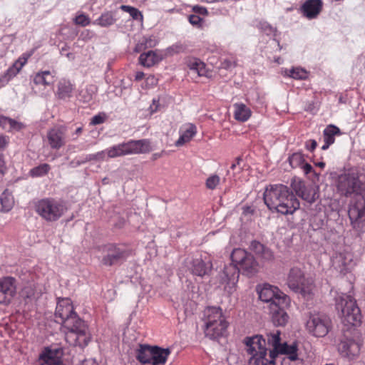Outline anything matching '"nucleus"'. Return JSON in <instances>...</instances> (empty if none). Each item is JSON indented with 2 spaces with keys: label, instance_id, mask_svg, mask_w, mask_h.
<instances>
[{
  "label": "nucleus",
  "instance_id": "f257e3e1",
  "mask_svg": "<svg viewBox=\"0 0 365 365\" xmlns=\"http://www.w3.org/2000/svg\"><path fill=\"white\" fill-rule=\"evenodd\" d=\"M336 192L346 197H354L349 206V217L354 229L365 232V186L354 170L338 175L335 181Z\"/></svg>",
  "mask_w": 365,
  "mask_h": 365
},
{
  "label": "nucleus",
  "instance_id": "f03ea898",
  "mask_svg": "<svg viewBox=\"0 0 365 365\" xmlns=\"http://www.w3.org/2000/svg\"><path fill=\"white\" fill-rule=\"evenodd\" d=\"M55 315L68 331L66 339L73 346L85 347L91 339L87 324L81 320L73 310L71 301L63 298L58 301Z\"/></svg>",
  "mask_w": 365,
  "mask_h": 365
},
{
  "label": "nucleus",
  "instance_id": "7ed1b4c3",
  "mask_svg": "<svg viewBox=\"0 0 365 365\" xmlns=\"http://www.w3.org/2000/svg\"><path fill=\"white\" fill-rule=\"evenodd\" d=\"M263 199L269 210L285 215L293 214L300 205L293 192L282 184L267 186Z\"/></svg>",
  "mask_w": 365,
  "mask_h": 365
},
{
  "label": "nucleus",
  "instance_id": "20e7f679",
  "mask_svg": "<svg viewBox=\"0 0 365 365\" xmlns=\"http://www.w3.org/2000/svg\"><path fill=\"white\" fill-rule=\"evenodd\" d=\"M251 255L245 250L235 249L231 254L232 263L225 265L223 270L219 273L217 277L219 284L224 286V289L228 294H232L236 290L240 277L239 267Z\"/></svg>",
  "mask_w": 365,
  "mask_h": 365
},
{
  "label": "nucleus",
  "instance_id": "39448f33",
  "mask_svg": "<svg viewBox=\"0 0 365 365\" xmlns=\"http://www.w3.org/2000/svg\"><path fill=\"white\" fill-rule=\"evenodd\" d=\"M251 255L245 250L235 249L231 254L232 263L225 265L223 270L219 273L217 277L219 284L224 286V289L228 294H232L236 290L240 277L239 267Z\"/></svg>",
  "mask_w": 365,
  "mask_h": 365
},
{
  "label": "nucleus",
  "instance_id": "423d86ee",
  "mask_svg": "<svg viewBox=\"0 0 365 365\" xmlns=\"http://www.w3.org/2000/svg\"><path fill=\"white\" fill-rule=\"evenodd\" d=\"M245 351L250 356V365H275L273 356L266 347V339L262 335L247 336L244 339Z\"/></svg>",
  "mask_w": 365,
  "mask_h": 365
},
{
  "label": "nucleus",
  "instance_id": "0eeeda50",
  "mask_svg": "<svg viewBox=\"0 0 365 365\" xmlns=\"http://www.w3.org/2000/svg\"><path fill=\"white\" fill-rule=\"evenodd\" d=\"M205 334L211 339H216L224 335L227 323L220 307H211L205 309L203 314Z\"/></svg>",
  "mask_w": 365,
  "mask_h": 365
},
{
  "label": "nucleus",
  "instance_id": "6e6552de",
  "mask_svg": "<svg viewBox=\"0 0 365 365\" xmlns=\"http://www.w3.org/2000/svg\"><path fill=\"white\" fill-rule=\"evenodd\" d=\"M151 151L149 140H130L127 142L114 145L106 149L108 158H115L121 156L148 153Z\"/></svg>",
  "mask_w": 365,
  "mask_h": 365
},
{
  "label": "nucleus",
  "instance_id": "1a4fd4ad",
  "mask_svg": "<svg viewBox=\"0 0 365 365\" xmlns=\"http://www.w3.org/2000/svg\"><path fill=\"white\" fill-rule=\"evenodd\" d=\"M67 210L63 201L52 197L39 200L35 204V211L46 222L58 220Z\"/></svg>",
  "mask_w": 365,
  "mask_h": 365
},
{
  "label": "nucleus",
  "instance_id": "9d476101",
  "mask_svg": "<svg viewBox=\"0 0 365 365\" xmlns=\"http://www.w3.org/2000/svg\"><path fill=\"white\" fill-rule=\"evenodd\" d=\"M336 307L341 312L344 322L353 326L361 323V313L356 299L350 294H341L336 298Z\"/></svg>",
  "mask_w": 365,
  "mask_h": 365
},
{
  "label": "nucleus",
  "instance_id": "9b49d317",
  "mask_svg": "<svg viewBox=\"0 0 365 365\" xmlns=\"http://www.w3.org/2000/svg\"><path fill=\"white\" fill-rule=\"evenodd\" d=\"M287 284L295 292L309 294L312 289V281L304 277L302 270L297 267L290 269L287 279Z\"/></svg>",
  "mask_w": 365,
  "mask_h": 365
},
{
  "label": "nucleus",
  "instance_id": "f8f14e48",
  "mask_svg": "<svg viewBox=\"0 0 365 365\" xmlns=\"http://www.w3.org/2000/svg\"><path fill=\"white\" fill-rule=\"evenodd\" d=\"M102 263L106 266H113L123 263L130 256V251L122 245L108 244L103 247Z\"/></svg>",
  "mask_w": 365,
  "mask_h": 365
},
{
  "label": "nucleus",
  "instance_id": "ddd939ff",
  "mask_svg": "<svg viewBox=\"0 0 365 365\" xmlns=\"http://www.w3.org/2000/svg\"><path fill=\"white\" fill-rule=\"evenodd\" d=\"M331 322L325 314L317 313L310 315L307 322V329L317 337L325 336L329 331Z\"/></svg>",
  "mask_w": 365,
  "mask_h": 365
},
{
  "label": "nucleus",
  "instance_id": "4468645a",
  "mask_svg": "<svg viewBox=\"0 0 365 365\" xmlns=\"http://www.w3.org/2000/svg\"><path fill=\"white\" fill-rule=\"evenodd\" d=\"M259 298L260 300L272 304H280L282 307H289V297L280 291L277 287L265 284L259 291Z\"/></svg>",
  "mask_w": 365,
  "mask_h": 365
},
{
  "label": "nucleus",
  "instance_id": "2eb2a0df",
  "mask_svg": "<svg viewBox=\"0 0 365 365\" xmlns=\"http://www.w3.org/2000/svg\"><path fill=\"white\" fill-rule=\"evenodd\" d=\"M16 294V281L12 277L0 278V304L7 305Z\"/></svg>",
  "mask_w": 365,
  "mask_h": 365
},
{
  "label": "nucleus",
  "instance_id": "dca6fc26",
  "mask_svg": "<svg viewBox=\"0 0 365 365\" xmlns=\"http://www.w3.org/2000/svg\"><path fill=\"white\" fill-rule=\"evenodd\" d=\"M292 186L299 197L309 203L315 202L319 197V188L315 185H306L303 182L297 181Z\"/></svg>",
  "mask_w": 365,
  "mask_h": 365
},
{
  "label": "nucleus",
  "instance_id": "f3484780",
  "mask_svg": "<svg viewBox=\"0 0 365 365\" xmlns=\"http://www.w3.org/2000/svg\"><path fill=\"white\" fill-rule=\"evenodd\" d=\"M352 255L346 251L336 252L331 257L332 267L335 270L345 274L350 269Z\"/></svg>",
  "mask_w": 365,
  "mask_h": 365
},
{
  "label": "nucleus",
  "instance_id": "a211bd4d",
  "mask_svg": "<svg viewBox=\"0 0 365 365\" xmlns=\"http://www.w3.org/2000/svg\"><path fill=\"white\" fill-rule=\"evenodd\" d=\"M43 292V287L34 282H29L24 285L21 291V297L25 304H33L41 297Z\"/></svg>",
  "mask_w": 365,
  "mask_h": 365
},
{
  "label": "nucleus",
  "instance_id": "6ab92c4d",
  "mask_svg": "<svg viewBox=\"0 0 365 365\" xmlns=\"http://www.w3.org/2000/svg\"><path fill=\"white\" fill-rule=\"evenodd\" d=\"M361 344L354 339H346L339 344V351L343 357L349 360L356 358L360 353Z\"/></svg>",
  "mask_w": 365,
  "mask_h": 365
},
{
  "label": "nucleus",
  "instance_id": "aec40b11",
  "mask_svg": "<svg viewBox=\"0 0 365 365\" xmlns=\"http://www.w3.org/2000/svg\"><path fill=\"white\" fill-rule=\"evenodd\" d=\"M46 137L48 144L52 149L58 150L66 143V134L63 128L55 127L50 129L47 133Z\"/></svg>",
  "mask_w": 365,
  "mask_h": 365
},
{
  "label": "nucleus",
  "instance_id": "412c9836",
  "mask_svg": "<svg viewBox=\"0 0 365 365\" xmlns=\"http://www.w3.org/2000/svg\"><path fill=\"white\" fill-rule=\"evenodd\" d=\"M288 307H282L280 304H272L269 305L270 314L272 320L275 326L283 327L286 325L289 320V315L285 311Z\"/></svg>",
  "mask_w": 365,
  "mask_h": 365
},
{
  "label": "nucleus",
  "instance_id": "4be33fe9",
  "mask_svg": "<svg viewBox=\"0 0 365 365\" xmlns=\"http://www.w3.org/2000/svg\"><path fill=\"white\" fill-rule=\"evenodd\" d=\"M322 8L321 0H307L302 6V11L304 16L309 19L316 18Z\"/></svg>",
  "mask_w": 365,
  "mask_h": 365
},
{
  "label": "nucleus",
  "instance_id": "5701e85b",
  "mask_svg": "<svg viewBox=\"0 0 365 365\" xmlns=\"http://www.w3.org/2000/svg\"><path fill=\"white\" fill-rule=\"evenodd\" d=\"M170 353L169 348L153 346L150 365H165Z\"/></svg>",
  "mask_w": 365,
  "mask_h": 365
},
{
  "label": "nucleus",
  "instance_id": "b1692460",
  "mask_svg": "<svg viewBox=\"0 0 365 365\" xmlns=\"http://www.w3.org/2000/svg\"><path fill=\"white\" fill-rule=\"evenodd\" d=\"M180 135L175 142V145L179 147L189 142L197 133V128L192 123H188L180 130Z\"/></svg>",
  "mask_w": 365,
  "mask_h": 365
},
{
  "label": "nucleus",
  "instance_id": "393cba45",
  "mask_svg": "<svg viewBox=\"0 0 365 365\" xmlns=\"http://www.w3.org/2000/svg\"><path fill=\"white\" fill-rule=\"evenodd\" d=\"M211 268L212 264L210 262H205L202 259L197 258L192 260L190 269L193 274L203 277L209 274Z\"/></svg>",
  "mask_w": 365,
  "mask_h": 365
},
{
  "label": "nucleus",
  "instance_id": "a878e982",
  "mask_svg": "<svg viewBox=\"0 0 365 365\" xmlns=\"http://www.w3.org/2000/svg\"><path fill=\"white\" fill-rule=\"evenodd\" d=\"M298 347L297 343L294 342L292 344H288L284 342L281 344L278 349H276V357L279 354H284L291 361H296L298 359Z\"/></svg>",
  "mask_w": 365,
  "mask_h": 365
},
{
  "label": "nucleus",
  "instance_id": "bb28decb",
  "mask_svg": "<svg viewBox=\"0 0 365 365\" xmlns=\"http://www.w3.org/2000/svg\"><path fill=\"white\" fill-rule=\"evenodd\" d=\"M0 126L8 132L20 131L25 127L23 123L2 115H0Z\"/></svg>",
  "mask_w": 365,
  "mask_h": 365
},
{
  "label": "nucleus",
  "instance_id": "cd10ccee",
  "mask_svg": "<svg viewBox=\"0 0 365 365\" xmlns=\"http://www.w3.org/2000/svg\"><path fill=\"white\" fill-rule=\"evenodd\" d=\"M38 365H63L60 357L51 349L43 352L38 359Z\"/></svg>",
  "mask_w": 365,
  "mask_h": 365
},
{
  "label": "nucleus",
  "instance_id": "c85d7f7f",
  "mask_svg": "<svg viewBox=\"0 0 365 365\" xmlns=\"http://www.w3.org/2000/svg\"><path fill=\"white\" fill-rule=\"evenodd\" d=\"M153 346L148 344H140L136 351V359L143 364H150Z\"/></svg>",
  "mask_w": 365,
  "mask_h": 365
},
{
  "label": "nucleus",
  "instance_id": "c756f323",
  "mask_svg": "<svg viewBox=\"0 0 365 365\" xmlns=\"http://www.w3.org/2000/svg\"><path fill=\"white\" fill-rule=\"evenodd\" d=\"M73 85L68 81L61 80L58 84L56 96L58 98L66 100L72 96Z\"/></svg>",
  "mask_w": 365,
  "mask_h": 365
},
{
  "label": "nucleus",
  "instance_id": "7c9ffc66",
  "mask_svg": "<svg viewBox=\"0 0 365 365\" xmlns=\"http://www.w3.org/2000/svg\"><path fill=\"white\" fill-rule=\"evenodd\" d=\"M28 57L21 56L14 63V64L8 68L4 76V78H6V81H9L19 73L23 66L26 63Z\"/></svg>",
  "mask_w": 365,
  "mask_h": 365
},
{
  "label": "nucleus",
  "instance_id": "2f4dec72",
  "mask_svg": "<svg viewBox=\"0 0 365 365\" xmlns=\"http://www.w3.org/2000/svg\"><path fill=\"white\" fill-rule=\"evenodd\" d=\"M234 107V116L235 118L240 122L247 121L251 116V110L244 103H235Z\"/></svg>",
  "mask_w": 365,
  "mask_h": 365
},
{
  "label": "nucleus",
  "instance_id": "473e14b6",
  "mask_svg": "<svg viewBox=\"0 0 365 365\" xmlns=\"http://www.w3.org/2000/svg\"><path fill=\"white\" fill-rule=\"evenodd\" d=\"M55 82V77L49 71L38 72L34 78V83L36 85L43 86H51Z\"/></svg>",
  "mask_w": 365,
  "mask_h": 365
},
{
  "label": "nucleus",
  "instance_id": "72a5a7b5",
  "mask_svg": "<svg viewBox=\"0 0 365 365\" xmlns=\"http://www.w3.org/2000/svg\"><path fill=\"white\" fill-rule=\"evenodd\" d=\"M280 334L281 332L279 330L267 334V344L272 346V349H270L269 352L274 361L276 359V349H278L282 344Z\"/></svg>",
  "mask_w": 365,
  "mask_h": 365
},
{
  "label": "nucleus",
  "instance_id": "f704fd0d",
  "mask_svg": "<svg viewBox=\"0 0 365 365\" xmlns=\"http://www.w3.org/2000/svg\"><path fill=\"white\" fill-rule=\"evenodd\" d=\"M239 268L240 270H242L243 274L247 276H252L257 272L258 263L254 258L253 255H251L250 256H248L247 261H245L242 265Z\"/></svg>",
  "mask_w": 365,
  "mask_h": 365
},
{
  "label": "nucleus",
  "instance_id": "c9c22d12",
  "mask_svg": "<svg viewBox=\"0 0 365 365\" xmlns=\"http://www.w3.org/2000/svg\"><path fill=\"white\" fill-rule=\"evenodd\" d=\"M116 21L115 15L112 11L103 13L97 19L93 21V24L101 27H108L114 24Z\"/></svg>",
  "mask_w": 365,
  "mask_h": 365
},
{
  "label": "nucleus",
  "instance_id": "e433bc0d",
  "mask_svg": "<svg viewBox=\"0 0 365 365\" xmlns=\"http://www.w3.org/2000/svg\"><path fill=\"white\" fill-rule=\"evenodd\" d=\"M0 202L1 205V210L9 212L14 206V200L11 192L8 190H4L0 196Z\"/></svg>",
  "mask_w": 365,
  "mask_h": 365
},
{
  "label": "nucleus",
  "instance_id": "4c0bfd02",
  "mask_svg": "<svg viewBox=\"0 0 365 365\" xmlns=\"http://www.w3.org/2000/svg\"><path fill=\"white\" fill-rule=\"evenodd\" d=\"M340 134V129L338 127L334 125H329L324 130V141H327L328 143L333 144L335 140L334 136Z\"/></svg>",
  "mask_w": 365,
  "mask_h": 365
},
{
  "label": "nucleus",
  "instance_id": "58836bf2",
  "mask_svg": "<svg viewBox=\"0 0 365 365\" xmlns=\"http://www.w3.org/2000/svg\"><path fill=\"white\" fill-rule=\"evenodd\" d=\"M187 66L190 70L195 71L198 76H204L206 73L205 63L197 58L190 59Z\"/></svg>",
  "mask_w": 365,
  "mask_h": 365
},
{
  "label": "nucleus",
  "instance_id": "ea45409f",
  "mask_svg": "<svg viewBox=\"0 0 365 365\" xmlns=\"http://www.w3.org/2000/svg\"><path fill=\"white\" fill-rule=\"evenodd\" d=\"M251 246L255 252L261 255L264 259L269 260L272 258V252L270 250L264 247V246L260 242L254 241L252 242Z\"/></svg>",
  "mask_w": 365,
  "mask_h": 365
},
{
  "label": "nucleus",
  "instance_id": "a19ab883",
  "mask_svg": "<svg viewBox=\"0 0 365 365\" xmlns=\"http://www.w3.org/2000/svg\"><path fill=\"white\" fill-rule=\"evenodd\" d=\"M139 61L141 65L146 67H150L156 62V54L153 51L141 53L139 57Z\"/></svg>",
  "mask_w": 365,
  "mask_h": 365
},
{
  "label": "nucleus",
  "instance_id": "79ce46f5",
  "mask_svg": "<svg viewBox=\"0 0 365 365\" xmlns=\"http://www.w3.org/2000/svg\"><path fill=\"white\" fill-rule=\"evenodd\" d=\"M50 165L47 163L41 164L32 168L29 174L33 178L42 177L46 175L50 170Z\"/></svg>",
  "mask_w": 365,
  "mask_h": 365
},
{
  "label": "nucleus",
  "instance_id": "37998d69",
  "mask_svg": "<svg viewBox=\"0 0 365 365\" xmlns=\"http://www.w3.org/2000/svg\"><path fill=\"white\" fill-rule=\"evenodd\" d=\"M120 9L122 11L128 13L134 20L142 21L143 19L141 12L136 8L128 5H121Z\"/></svg>",
  "mask_w": 365,
  "mask_h": 365
},
{
  "label": "nucleus",
  "instance_id": "c03bdc74",
  "mask_svg": "<svg viewBox=\"0 0 365 365\" xmlns=\"http://www.w3.org/2000/svg\"><path fill=\"white\" fill-rule=\"evenodd\" d=\"M304 155L301 153H294L289 158V162L292 168L301 167L304 163Z\"/></svg>",
  "mask_w": 365,
  "mask_h": 365
},
{
  "label": "nucleus",
  "instance_id": "a18cd8bd",
  "mask_svg": "<svg viewBox=\"0 0 365 365\" xmlns=\"http://www.w3.org/2000/svg\"><path fill=\"white\" fill-rule=\"evenodd\" d=\"M289 76L297 79L303 80L307 78V72L306 70L300 68H294L289 71Z\"/></svg>",
  "mask_w": 365,
  "mask_h": 365
},
{
  "label": "nucleus",
  "instance_id": "49530a36",
  "mask_svg": "<svg viewBox=\"0 0 365 365\" xmlns=\"http://www.w3.org/2000/svg\"><path fill=\"white\" fill-rule=\"evenodd\" d=\"M106 158H107V156H106V150H101L96 153L86 155L84 160H83V163H86V162L91 161V160L103 161V160H106Z\"/></svg>",
  "mask_w": 365,
  "mask_h": 365
},
{
  "label": "nucleus",
  "instance_id": "de8ad7c7",
  "mask_svg": "<svg viewBox=\"0 0 365 365\" xmlns=\"http://www.w3.org/2000/svg\"><path fill=\"white\" fill-rule=\"evenodd\" d=\"M220 178L217 175H212L206 180V187L209 190H214L220 184Z\"/></svg>",
  "mask_w": 365,
  "mask_h": 365
},
{
  "label": "nucleus",
  "instance_id": "09e8293b",
  "mask_svg": "<svg viewBox=\"0 0 365 365\" xmlns=\"http://www.w3.org/2000/svg\"><path fill=\"white\" fill-rule=\"evenodd\" d=\"M185 46L180 43H175V44L172 45L171 46H170L169 48H168V49H167L168 53H169L170 54L182 53L185 51Z\"/></svg>",
  "mask_w": 365,
  "mask_h": 365
},
{
  "label": "nucleus",
  "instance_id": "8fccbe9b",
  "mask_svg": "<svg viewBox=\"0 0 365 365\" xmlns=\"http://www.w3.org/2000/svg\"><path fill=\"white\" fill-rule=\"evenodd\" d=\"M90 22L88 16L83 14L77 16L75 19V23L82 26H88L90 24Z\"/></svg>",
  "mask_w": 365,
  "mask_h": 365
},
{
  "label": "nucleus",
  "instance_id": "3c124183",
  "mask_svg": "<svg viewBox=\"0 0 365 365\" xmlns=\"http://www.w3.org/2000/svg\"><path fill=\"white\" fill-rule=\"evenodd\" d=\"M189 22L198 28L201 27L202 19L199 16L195 14H191L188 16Z\"/></svg>",
  "mask_w": 365,
  "mask_h": 365
},
{
  "label": "nucleus",
  "instance_id": "603ef678",
  "mask_svg": "<svg viewBox=\"0 0 365 365\" xmlns=\"http://www.w3.org/2000/svg\"><path fill=\"white\" fill-rule=\"evenodd\" d=\"M141 41L144 43L146 48L154 47L156 45V41L152 36L143 37Z\"/></svg>",
  "mask_w": 365,
  "mask_h": 365
},
{
  "label": "nucleus",
  "instance_id": "864d4df0",
  "mask_svg": "<svg viewBox=\"0 0 365 365\" xmlns=\"http://www.w3.org/2000/svg\"><path fill=\"white\" fill-rule=\"evenodd\" d=\"M105 119L106 118L104 115L98 114L92 117L90 123L94 125H99L103 123L105 121Z\"/></svg>",
  "mask_w": 365,
  "mask_h": 365
},
{
  "label": "nucleus",
  "instance_id": "5fc2aeb1",
  "mask_svg": "<svg viewBox=\"0 0 365 365\" xmlns=\"http://www.w3.org/2000/svg\"><path fill=\"white\" fill-rule=\"evenodd\" d=\"M306 148L309 151H313L317 146V143L315 140H310L306 143Z\"/></svg>",
  "mask_w": 365,
  "mask_h": 365
},
{
  "label": "nucleus",
  "instance_id": "6e6d98bb",
  "mask_svg": "<svg viewBox=\"0 0 365 365\" xmlns=\"http://www.w3.org/2000/svg\"><path fill=\"white\" fill-rule=\"evenodd\" d=\"M9 139L4 135H0V150H3L7 145Z\"/></svg>",
  "mask_w": 365,
  "mask_h": 365
},
{
  "label": "nucleus",
  "instance_id": "4d7b16f0",
  "mask_svg": "<svg viewBox=\"0 0 365 365\" xmlns=\"http://www.w3.org/2000/svg\"><path fill=\"white\" fill-rule=\"evenodd\" d=\"M301 168L303 170V172L304 173V174H306V175H307L313 171L312 166L310 164L305 163V162L303 163V165L301 166Z\"/></svg>",
  "mask_w": 365,
  "mask_h": 365
},
{
  "label": "nucleus",
  "instance_id": "13d9d810",
  "mask_svg": "<svg viewBox=\"0 0 365 365\" xmlns=\"http://www.w3.org/2000/svg\"><path fill=\"white\" fill-rule=\"evenodd\" d=\"M158 107H159V101L154 98L153 100L152 105H150V112L151 113L156 112L158 109Z\"/></svg>",
  "mask_w": 365,
  "mask_h": 365
},
{
  "label": "nucleus",
  "instance_id": "bf43d9fd",
  "mask_svg": "<svg viewBox=\"0 0 365 365\" xmlns=\"http://www.w3.org/2000/svg\"><path fill=\"white\" fill-rule=\"evenodd\" d=\"M262 29H263L267 34H269L274 31L273 28L268 24H262Z\"/></svg>",
  "mask_w": 365,
  "mask_h": 365
},
{
  "label": "nucleus",
  "instance_id": "052dcab7",
  "mask_svg": "<svg viewBox=\"0 0 365 365\" xmlns=\"http://www.w3.org/2000/svg\"><path fill=\"white\" fill-rule=\"evenodd\" d=\"M193 10H194V11L199 13L200 14H207V11L206 8H205V7L195 6L193 7Z\"/></svg>",
  "mask_w": 365,
  "mask_h": 365
},
{
  "label": "nucleus",
  "instance_id": "680f3d73",
  "mask_svg": "<svg viewBox=\"0 0 365 365\" xmlns=\"http://www.w3.org/2000/svg\"><path fill=\"white\" fill-rule=\"evenodd\" d=\"M79 365H98V364L94 359H88L81 361Z\"/></svg>",
  "mask_w": 365,
  "mask_h": 365
},
{
  "label": "nucleus",
  "instance_id": "e2e57ef3",
  "mask_svg": "<svg viewBox=\"0 0 365 365\" xmlns=\"http://www.w3.org/2000/svg\"><path fill=\"white\" fill-rule=\"evenodd\" d=\"M144 49H146V47L145 46L143 41L141 40H140V41L136 44L135 47V51L137 53H139Z\"/></svg>",
  "mask_w": 365,
  "mask_h": 365
},
{
  "label": "nucleus",
  "instance_id": "0e129e2a",
  "mask_svg": "<svg viewBox=\"0 0 365 365\" xmlns=\"http://www.w3.org/2000/svg\"><path fill=\"white\" fill-rule=\"evenodd\" d=\"M146 81L148 83H150L152 85H155L157 83V79L155 78V77L154 76H150L147 78L146 79Z\"/></svg>",
  "mask_w": 365,
  "mask_h": 365
},
{
  "label": "nucleus",
  "instance_id": "69168bd1",
  "mask_svg": "<svg viewBox=\"0 0 365 365\" xmlns=\"http://www.w3.org/2000/svg\"><path fill=\"white\" fill-rule=\"evenodd\" d=\"M242 161V158L241 157H237L235 160V162L233 163L231 166H230V169L231 170H235V168L237 167V165H240V163Z\"/></svg>",
  "mask_w": 365,
  "mask_h": 365
},
{
  "label": "nucleus",
  "instance_id": "338daca9",
  "mask_svg": "<svg viewBox=\"0 0 365 365\" xmlns=\"http://www.w3.org/2000/svg\"><path fill=\"white\" fill-rule=\"evenodd\" d=\"M144 73L142 71H138L136 72L135 75V78L136 81H140L144 78Z\"/></svg>",
  "mask_w": 365,
  "mask_h": 365
},
{
  "label": "nucleus",
  "instance_id": "774afa93",
  "mask_svg": "<svg viewBox=\"0 0 365 365\" xmlns=\"http://www.w3.org/2000/svg\"><path fill=\"white\" fill-rule=\"evenodd\" d=\"M331 145H332V143H328V142H327V141H324V144L322 145V150H325L328 149V148H329Z\"/></svg>",
  "mask_w": 365,
  "mask_h": 365
}]
</instances>
